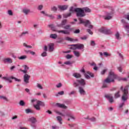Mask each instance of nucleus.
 I'll return each instance as SVG.
<instances>
[{
  "instance_id": "nucleus-36",
  "label": "nucleus",
  "mask_w": 129,
  "mask_h": 129,
  "mask_svg": "<svg viewBox=\"0 0 129 129\" xmlns=\"http://www.w3.org/2000/svg\"><path fill=\"white\" fill-rule=\"evenodd\" d=\"M38 104H39L40 106H45V103L41 101H37Z\"/></svg>"
},
{
  "instance_id": "nucleus-41",
  "label": "nucleus",
  "mask_w": 129,
  "mask_h": 129,
  "mask_svg": "<svg viewBox=\"0 0 129 129\" xmlns=\"http://www.w3.org/2000/svg\"><path fill=\"white\" fill-rule=\"evenodd\" d=\"M20 105H21V106H24L25 105V102L23 100H21L19 103Z\"/></svg>"
},
{
  "instance_id": "nucleus-7",
  "label": "nucleus",
  "mask_w": 129,
  "mask_h": 129,
  "mask_svg": "<svg viewBox=\"0 0 129 129\" xmlns=\"http://www.w3.org/2000/svg\"><path fill=\"white\" fill-rule=\"evenodd\" d=\"M99 32H100V33H102L103 34H106L111 33V31L109 29L106 28V27H102L100 28L99 29Z\"/></svg>"
},
{
  "instance_id": "nucleus-16",
  "label": "nucleus",
  "mask_w": 129,
  "mask_h": 129,
  "mask_svg": "<svg viewBox=\"0 0 129 129\" xmlns=\"http://www.w3.org/2000/svg\"><path fill=\"white\" fill-rule=\"evenodd\" d=\"M49 52H53L54 50V43H50L48 44Z\"/></svg>"
},
{
  "instance_id": "nucleus-56",
  "label": "nucleus",
  "mask_w": 129,
  "mask_h": 129,
  "mask_svg": "<svg viewBox=\"0 0 129 129\" xmlns=\"http://www.w3.org/2000/svg\"><path fill=\"white\" fill-rule=\"evenodd\" d=\"M87 32H88L90 35H93V32H92L91 30H90V29H87Z\"/></svg>"
},
{
  "instance_id": "nucleus-11",
  "label": "nucleus",
  "mask_w": 129,
  "mask_h": 129,
  "mask_svg": "<svg viewBox=\"0 0 129 129\" xmlns=\"http://www.w3.org/2000/svg\"><path fill=\"white\" fill-rule=\"evenodd\" d=\"M4 63H9V64H12L13 63V59L10 57L4 58L3 59Z\"/></svg>"
},
{
  "instance_id": "nucleus-13",
  "label": "nucleus",
  "mask_w": 129,
  "mask_h": 129,
  "mask_svg": "<svg viewBox=\"0 0 129 129\" xmlns=\"http://www.w3.org/2000/svg\"><path fill=\"white\" fill-rule=\"evenodd\" d=\"M77 82L82 85V86H84V85H85V80H84L83 79L77 80Z\"/></svg>"
},
{
  "instance_id": "nucleus-47",
  "label": "nucleus",
  "mask_w": 129,
  "mask_h": 129,
  "mask_svg": "<svg viewBox=\"0 0 129 129\" xmlns=\"http://www.w3.org/2000/svg\"><path fill=\"white\" fill-rule=\"evenodd\" d=\"M74 34H79L80 33V30L77 29L74 32Z\"/></svg>"
},
{
  "instance_id": "nucleus-63",
  "label": "nucleus",
  "mask_w": 129,
  "mask_h": 129,
  "mask_svg": "<svg viewBox=\"0 0 129 129\" xmlns=\"http://www.w3.org/2000/svg\"><path fill=\"white\" fill-rule=\"evenodd\" d=\"M91 46H95V42H94V41H92L91 42Z\"/></svg>"
},
{
  "instance_id": "nucleus-30",
  "label": "nucleus",
  "mask_w": 129,
  "mask_h": 129,
  "mask_svg": "<svg viewBox=\"0 0 129 129\" xmlns=\"http://www.w3.org/2000/svg\"><path fill=\"white\" fill-rule=\"evenodd\" d=\"M29 121H31V122H32V123H35L36 121H37V120L34 117H32L29 118Z\"/></svg>"
},
{
  "instance_id": "nucleus-9",
  "label": "nucleus",
  "mask_w": 129,
  "mask_h": 129,
  "mask_svg": "<svg viewBox=\"0 0 129 129\" xmlns=\"http://www.w3.org/2000/svg\"><path fill=\"white\" fill-rule=\"evenodd\" d=\"M70 12L69 13L64 15V18H68V17H70V16H71L72 14L73 13H74V12H75V9H74V8L71 7L70 9Z\"/></svg>"
},
{
  "instance_id": "nucleus-10",
  "label": "nucleus",
  "mask_w": 129,
  "mask_h": 129,
  "mask_svg": "<svg viewBox=\"0 0 129 129\" xmlns=\"http://www.w3.org/2000/svg\"><path fill=\"white\" fill-rule=\"evenodd\" d=\"M24 81L25 83H29V81L30 80V78H31V76L25 74L24 76Z\"/></svg>"
},
{
  "instance_id": "nucleus-58",
  "label": "nucleus",
  "mask_w": 129,
  "mask_h": 129,
  "mask_svg": "<svg viewBox=\"0 0 129 129\" xmlns=\"http://www.w3.org/2000/svg\"><path fill=\"white\" fill-rule=\"evenodd\" d=\"M64 64H66V65H71V64H72L70 61H68L64 62Z\"/></svg>"
},
{
  "instance_id": "nucleus-45",
  "label": "nucleus",
  "mask_w": 129,
  "mask_h": 129,
  "mask_svg": "<svg viewBox=\"0 0 129 129\" xmlns=\"http://www.w3.org/2000/svg\"><path fill=\"white\" fill-rule=\"evenodd\" d=\"M11 78H12V79H14L15 80V81H17L18 82H21V80L18 79L16 78L12 77Z\"/></svg>"
},
{
  "instance_id": "nucleus-42",
  "label": "nucleus",
  "mask_w": 129,
  "mask_h": 129,
  "mask_svg": "<svg viewBox=\"0 0 129 129\" xmlns=\"http://www.w3.org/2000/svg\"><path fill=\"white\" fill-rule=\"evenodd\" d=\"M25 112L26 113H30L31 112H32V111L31 109H26L25 110Z\"/></svg>"
},
{
  "instance_id": "nucleus-8",
  "label": "nucleus",
  "mask_w": 129,
  "mask_h": 129,
  "mask_svg": "<svg viewBox=\"0 0 129 129\" xmlns=\"http://www.w3.org/2000/svg\"><path fill=\"white\" fill-rule=\"evenodd\" d=\"M121 22L122 24H123V27L125 29V30L127 32V35H129V24H127V23L125 22V21L124 20L122 19L121 20Z\"/></svg>"
},
{
  "instance_id": "nucleus-6",
  "label": "nucleus",
  "mask_w": 129,
  "mask_h": 129,
  "mask_svg": "<svg viewBox=\"0 0 129 129\" xmlns=\"http://www.w3.org/2000/svg\"><path fill=\"white\" fill-rule=\"evenodd\" d=\"M81 72L84 73L85 78H86V79H90V77H94V75H93V74L89 72H87L86 73H85V70L84 69H82L81 70Z\"/></svg>"
},
{
  "instance_id": "nucleus-60",
  "label": "nucleus",
  "mask_w": 129,
  "mask_h": 129,
  "mask_svg": "<svg viewBox=\"0 0 129 129\" xmlns=\"http://www.w3.org/2000/svg\"><path fill=\"white\" fill-rule=\"evenodd\" d=\"M104 55L106 57H108V56H110V54H108V53H107V52H104Z\"/></svg>"
},
{
  "instance_id": "nucleus-59",
  "label": "nucleus",
  "mask_w": 129,
  "mask_h": 129,
  "mask_svg": "<svg viewBox=\"0 0 129 129\" xmlns=\"http://www.w3.org/2000/svg\"><path fill=\"white\" fill-rule=\"evenodd\" d=\"M117 70H118L119 72H122V68H121V67H118Z\"/></svg>"
},
{
  "instance_id": "nucleus-55",
  "label": "nucleus",
  "mask_w": 129,
  "mask_h": 129,
  "mask_svg": "<svg viewBox=\"0 0 129 129\" xmlns=\"http://www.w3.org/2000/svg\"><path fill=\"white\" fill-rule=\"evenodd\" d=\"M61 86H62V84H61L60 83L56 85L57 88H60V87H61Z\"/></svg>"
},
{
  "instance_id": "nucleus-23",
  "label": "nucleus",
  "mask_w": 129,
  "mask_h": 129,
  "mask_svg": "<svg viewBox=\"0 0 129 129\" xmlns=\"http://www.w3.org/2000/svg\"><path fill=\"white\" fill-rule=\"evenodd\" d=\"M82 10L84 13H90L91 12V10H90V9L87 7L83 8Z\"/></svg>"
},
{
  "instance_id": "nucleus-5",
  "label": "nucleus",
  "mask_w": 129,
  "mask_h": 129,
  "mask_svg": "<svg viewBox=\"0 0 129 129\" xmlns=\"http://www.w3.org/2000/svg\"><path fill=\"white\" fill-rule=\"evenodd\" d=\"M84 48V45L83 44H73L72 45V47H71V49H72V50H80L81 49Z\"/></svg>"
},
{
  "instance_id": "nucleus-52",
  "label": "nucleus",
  "mask_w": 129,
  "mask_h": 129,
  "mask_svg": "<svg viewBox=\"0 0 129 129\" xmlns=\"http://www.w3.org/2000/svg\"><path fill=\"white\" fill-rule=\"evenodd\" d=\"M41 14H43V15H44V16H45V17H47V16H48V14L46 13H45V11H41Z\"/></svg>"
},
{
  "instance_id": "nucleus-34",
  "label": "nucleus",
  "mask_w": 129,
  "mask_h": 129,
  "mask_svg": "<svg viewBox=\"0 0 129 129\" xmlns=\"http://www.w3.org/2000/svg\"><path fill=\"white\" fill-rule=\"evenodd\" d=\"M19 60H25V59H27V55H22L18 57Z\"/></svg>"
},
{
  "instance_id": "nucleus-22",
  "label": "nucleus",
  "mask_w": 129,
  "mask_h": 129,
  "mask_svg": "<svg viewBox=\"0 0 129 129\" xmlns=\"http://www.w3.org/2000/svg\"><path fill=\"white\" fill-rule=\"evenodd\" d=\"M56 105L58 107H60V108H67V106H65L63 104H60L59 103H56Z\"/></svg>"
},
{
  "instance_id": "nucleus-24",
  "label": "nucleus",
  "mask_w": 129,
  "mask_h": 129,
  "mask_svg": "<svg viewBox=\"0 0 129 129\" xmlns=\"http://www.w3.org/2000/svg\"><path fill=\"white\" fill-rule=\"evenodd\" d=\"M24 52L25 53H26V54H29V53H30V54H31V55H35V54H36V52H34V51H32L31 50H27L26 49H24Z\"/></svg>"
},
{
  "instance_id": "nucleus-21",
  "label": "nucleus",
  "mask_w": 129,
  "mask_h": 129,
  "mask_svg": "<svg viewBox=\"0 0 129 129\" xmlns=\"http://www.w3.org/2000/svg\"><path fill=\"white\" fill-rule=\"evenodd\" d=\"M66 41H69V42H74V41H78V39H74L73 38H71L69 37H67L65 38Z\"/></svg>"
},
{
  "instance_id": "nucleus-51",
  "label": "nucleus",
  "mask_w": 129,
  "mask_h": 129,
  "mask_svg": "<svg viewBox=\"0 0 129 129\" xmlns=\"http://www.w3.org/2000/svg\"><path fill=\"white\" fill-rule=\"evenodd\" d=\"M41 56L42 57H46V56H47V52H43L42 54H41Z\"/></svg>"
},
{
  "instance_id": "nucleus-31",
  "label": "nucleus",
  "mask_w": 129,
  "mask_h": 129,
  "mask_svg": "<svg viewBox=\"0 0 129 129\" xmlns=\"http://www.w3.org/2000/svg\"><path fill=\"white\" fill-rule=\"evenodd\" d=\"M0 99H3L5 101H9V99L5 96H0Z\"/></svg>"
},
{
  "instance_id": "nucleus-48",
  "label": "nucleus",
  "mask_w": 129,
  "mask_h": 129,
  "mask_svg": "<svg viewBox=\"0 0 129 129\" xmlns=\"http://www.w3.org/2000/svg\"><path fill=\"white\" fill-rule=\"evenodd\" d=\"M51 11H53V12H56L57 11V8L56 7H53L51 8Z\"/></svg>"
},
{
  "instance_id": "nucleus-14",
  "label": "nucleus",
  "mask_w": 129,
  "mask_h": 129,
  "mask_svg": "<svg viewBox=\"0 0 129 129\" xmlns=\"http://www.w3.org/2000/svg\"><path fill=\"white\" fill-rule=\"evenodd\" d=\"M56 32L57 33H62V34H64L65 35H69L70 34V32L68 30H57Z\"/></svg>"
},
{
  "instance_id": "nucleus-38",
  "label": "nucleus",
  "mask_w": 129,
  "mask_h": 129,
  "mask_svg": "<svg viewBox=\"0 0 129 129\" xmlns=\"http://www.w3.org/2000/svg\"><path fill=\"white\" fill-rule=\"evenodd\" d=\"M23 13L25 14V15H28L29 13H30V10L29 9H24L23 10Z\"/></svg>"
},
{
  "instance_id": "nucleus-27",
  "label": "nucleus",
  "mask_w": 129,
  "mask_h": 129,
  "mask_svg": "<svg viewBox=\"0 0 129 129\" xmlns=\"http://www.w3.org/2000/svg\"><path fill=\"white\" fill-rule=\"evenodd\" d=\"M73 76H74V77H75L76 78H81V75H80V74H78V73L73 74Z\"/></svg>"
},
{
  "instance_id": "nucleus-43",
  "label": "nucleus",
  "mask_w": 129,
  "mask_h": 129,
  "mask_svg": "<svg viewBox=\"0 0 129 129\" xmlns=\"http://www.w3.org/2000/svg\"><path fill=\"white\" fill-rule=\"evenodd\" d=\"M70 27H71V25H68L64 26L63 28L66 30H69V29H70Z\"/></svg>"
},
{
  "instance_id": "nucleus-17",
  "label": "nucleus",
  "mask_w": 129,
  "mask_h": 129,
  "mask_svg": "<svg viewBox=\"0 0 129 129\" xmlns=\"http://www.w3.org/2000/svg\"><path fill=\"white\" fill-rule=\"evenodd\" d=\"M68 8V6H67V5L58 6V8L59 9V10H60V11H65L66 10H67Z\"/></svg>"
},
{
  "instance_id": "nucleus-39",
  "label": "nucleus",
  "mask_w": 129,
  "mask_h": 129,
  "mask_svg": "<svg viewBox=\"0 0 129 129\" xmlns=\"http://www.w3.org/2000/svg\"><path fill=\"white\" fill-rule=\"evenodd\" d=\"M116 39L117 40H119L120 39V37H119V33L118 32H117L115 34Z\"/></svg>"
},
{
  "instance_id": "nucleus-12",
  "label": "nucleus",
  "mask_w": 129,
  "mask_h": 129,
  "mask_svg": "<svg viewBox=\"0 0 129 129\" xmlns=\"http://www.w3.org/2000/svg\"><path fill=\"white\" fill-rule=\"evenodd\" d=\"M105 97L109 99V102H110V103H112V102H113V97H112V95L111 94L106 95L105 96Z\"/></svg>"
},
{
  "instance_id": "nucleus-20",
  "label": "nucleus",
  "mask_w": 129,
  "mask_h": 129,
  "mask_svg": "<svg viewBox=\"0 0 129 129\" xmlns=\"http://www.w3.org/2000/svg\"><path fill=\"white\" fill-rule=\"evenodd\" d=\"M80 94H82L83 95H85V91L83 89V88L80 87H79V90Z\"/></svg>"
},
{
  "instance_id": "nucleus-2",
  "label": "nucleus",
  "mask_w": 129,
  "mask_h": 129,
  "mask_svg": "<svg viewBox=\"0 0 129 129\" xmlns=\"http://www.w3.org/2000/svg\"><path fill=\"white\" fill-rule=\"evenodd\" d=\"M123 87L122 86L120 87L121 90L123 91L122 100H123V101H125V100H127V94H128V90L127 89V88H125L123 90Z\"/></svg>"
},
{
  "instance_id": "nucleus-18",
  "label": "nucleus",
  "mask_w": 129,
  "mask_h": 129,
  "mask_svg": "<svg viewBox=\"0 0 129 129\" xmlns=\"http://www.w3.org/2000/svg\"><path fill=\"white\" fill-rule=\"evenodd\" d=\"M104 20H111V18H112V16H111V15L110 13H108V15L106 16L103 17Z\"/></svg>"
},
{
  "instance_id": "nucleus-54",
  "label": "nucleus",
  "mask_w": 129,
  "mask_h": 129,
  "mask_svg": "<svg viewBox=\"0 0 129 129\" xmlns=\"http://www.w3.org/2000/svg\"><path fill=\"white\" fill-rule=\"evenodd\" d=\"M80 39H81V40H86L87 39V36H84L83 37H82L80 38Z\"/></svg>"
},
{
  "instance_id": "nucleus-35",
  "label": "nucleus",
  "mask_w": 129,
  "mask_h": 129,
  "mask_svg": "<svg viewBox=\"0 0 129 129\" xmlns=\"http://www.w3.org/2000/svg\"><path fill=\"white\" fill-rule=\"evenodd\" d=\"M23 46H24V47H25L26 48H29L30 49H32V48H33V47L32 46L28 45V44H27V43H23Z\"/></svg>"
},
{
  "instance_id": "nucleus-40",
  "label": "nucleus",
  "mask_w": 129,
  "mask_h": 129,
  "mask_svg": "<svg viewBox=\"0 0 129 129\" xmlns=\"http://www.w3.org/2000/svg\"><path fill=\"white\" fill-rule=\"evenodd\" d=\"M66 23H67V20H63L61 22V26H64V25H66Z\"/></svg>"
},
{
  "instance_id": "nucleus-46",
  "label": "nucleus",
  "mask_w": 129,
  "mask_h": 129,
  "mask_svg": "<svg viewBox=\"0 0 129 129\" xmlns=\"http://www.w3.org/2000/svg\"><path fill=\"white\" fill-rule=\"evenodd\" d=\"M42 9H43V5H39L38 8H37V9L39 10V11H41L42 10Z\"/></svg>"
},
{
  "instance_id": "nucleus-49",
  "label": "nucleus",
  "mask_w": 129,
  "mask_h": 129,
  "mask_svg": "<svg viewBox=\"0 0 129 129\" xmlns=\"http://www.w3.org/2000/svg\"><path fill=\"white\" fill-rule=\"evenodd\" d=\"M37 87L39 88V89H43V87L40 84H37Z\"/></svg>"
},
{
  "instance_id": "nucleus-1",
  "label": "nucleus",
  "mask_w": 129,
  "mask_h": 129,
  "mask_svg": "<svg viewBox=\"0 0 129 129\" xmlns=\"http://www.w3.org/2000/svg\"><path fill=\"white\" fill-rule=\"evenodd\" d=\"M115 78H116V75L114 74V73L113 72L110 71L109 73V75L108 77L105 80L104 82L102 87L103 88H106L107 87H108V86L106 83L114 82V79H115Z\"/></svg>"
},
{
  "instance_id": "nucleus-4",
  "label": "nucleus",
  "mask_w": 129,
  "mask_h": 129,
  "mask_svg": "<svg viewBox=\"0 0 129 129\" xmlns=\"http://www.w3.org/2000/svg\"><path fill=\"white\" fill-rule=\"evenodd\" d=\"M79 20L80 21L79 24H83L85 27H87L89 25V28L90 29H92L93 27L92 25H90V21L89 20H83L82 18H79Z\"/></svg>"
},
{
  "instance_id": "nucleus-57",
  "label": "nucleus",
  "mask_w": 129,
  "mask_h": 129,
  "mask_svg": "<svg viewBox=\"0 0 129 129\" xmlns=\"http://www.w3.org/2000/svg\"><path fill=\"white\" fill-rule=\"evenodd\" d=\"M28 34V32L27 31H26L25 32H23L21 35V37H22V36H25V35Z\"/></svg>"
},
{
  "instance_id": "nucleus-33",
  "label": "nucleus",
  "mask_w": 129,
  "mask_h": 129,
  "mask_svg": "<svg viewBox=\"0 0 129 129\" xmlns=\"http://www.w3.org/2000/svg\"><path fill=\"white\" fill-rule=\"evenodd\" d=\"M2 78L3 79H4V80H6V81H9L10 83H12V80H11L9 78L4 77Z\"/></svg>"
},
{
  "instance_id": "nucleus-29",
  "label": "nucleus",
  "mask_w": 129,
  "mask_h": 129,
  "mask_svg": "<svg viewBox=\"0 0 129 129\" xmlns=\"http://www.w3.org/2000/svg\"><path fill=\"white\" fill-rule=\"evenodd\" d=\"M57 120L59 122L60 124H62V117L60 116H57L56 117Z\"/></svg>"
},
{
  "instance_id": "nucleus-28",
  "label": "nucleus",
  "mask_w": 129,
  "mask_h": 129,
  "mask_svg": "<svg viewBox=\"0 0 129 129\" xmlns=\"http://www.w3.org/2000/svg\"><path fill=\"white\" fill-rule=\"evenodd\" d=\"M58 37V35L56 34H51L50 35V37L52 39H57V37Z\"/></svg>"
},
{
  "instance_id": "nucleus-3",
  "label": "nucleus",
  "mask_w": 129,
  "mask_h": 129,
  "mask_svg": "<svg viewBox=\"0 0 129 129\" xmlns=\"http://www.w3.org/2000/svg\"><path fill=\"white\" fill-rule=\"evenodd\" d=\"M75 11L77 13V16L78 18H82L86 15L85 13L84 12L83 10L81 8H76Z\"/></svg>"
},
{
  "instance_id": "nucleus-15",
  "label": "nucleus",
  "mask_w": 129,
  "mask_h": 129,
  "mask_svg": "<svg viewBox=\"0 0 129 129\" xmlns=\"http://www.w3.org/2000/svg\"><path fill=\"white\" fill-rule=\"evenodd\" d=\"M24 70H20V71H21V72H23V73H24V74H26L27 73L28 70H29V67H28L27 65H24Z\"/></svg>"
},
{
  "instance_id": "nucleus-62",
  "label": "nucleus",
  "mask_w": 129,
  "mask_h": 129,
  "mask_svg": "<svg viewBox=\"0 0 129 129\" xmlns=\"http://www.w3.org/2000/svg\"><path fill=\"white\" fill-rule=\"evenodd\" d=\"M89 119L91 120V121H95L96 120L95 117L90 118Z\"/></svg>"
},
{
  "instance_id": "nucleus-44",
  "label": "nucleus",
  "mask_w": 129,
  "mask_h": 129,
  "mask_svg": "<svg viewBox=\"0 0 129 129\" xmlns=\"http://www.w3.org/2000/svg\"><path fill=\"white\" fill-rule=\"evenodd\" d=\"M73 85L74 87H78V86H79V84L76 82H75L73 84Z\"/></svg>"
},
{
  "instance_id": "nucleus-19",
  "label": "nucleus",
  "mask_w": 129,
  "mask_h": 129,
  "mask_svg": "<svg viewBox=\"0 0 129 129\" xmlns=\"http://www.w3.org/2000/svg\"><path fill=\"white\" fill-rule=\"evenodd\" d=\"M33 106L36 110H41V107L40 106V104H38V101H37V104L34 105Z\"/></svg>"
},
{
  "instance_id": "nucleus-64",
  "label": "nucleus",
  "mask_w": 129,
  "mask_h": 129,
  "mask_svg": "<svg viewBox=\"0 0 129 129\" xmlns=\"http://www.w3.org/2000/svg\"><path fill=\"white\" fill-rule=\"evenodd\" d=\"M58 94L59 95H63V94H64V91H60L58 93Z\"/></svg>"
},
{
  "instance_id": "nucleus-50",
  "label": "nucleus",
  "mask_w": 129,
  "mask_h": 129,
  "mask_svg": "<svg viewBox=\"0 0 129 129\" xmlns=\"http://www.w3.org/2000/svg\"><path fill=\"white\" fill-rule=\"evenodd\" d=\"M106 71H107V70H103L101 72V74L102 75H104L105 73L106 72Z\"/></svg>"
},
{
  "instance_id": "nucleus-25",
  "label": "nucleus",
  "mask_w": 129,
  "mask_h": 129,
  "mask_svg": "<svg viewBox=\"0 0 129 129\" xmlns=\"http://www.w3.org/2000/svg\"><path fill=\"white\" fill-rule=\"evenodd\" d=\"M66 116H68L69 117H70L71 119H75V117H74V116H73V115H72L70 113H67Z\"/></svg>"
},
{
  "instance_id": "nucleus-37",
  "label": "nucleus",
  "mask_w": 129,
  "mask_h": 129,
  "mask_svg": "<svg viewBox=\"0 0 129 129\" xmlns=\"http://www.w3.org/2000/svg\"><path fill=\"white\" fill-rule=\"evenodd\" d=\"M74 54L75 55V56H76V57H79V56H80V53H79V51H74Z\"/></svg>"
},
{
  "instance_id": "nucleus-61",
  "label": "nucleus",
  "mask_w": 129,
  "mask_h": 129,
  "mask_svg": "<svg viewBox=\"0 0 129 129\" xmlns=\"http://www.w3.org/2000/svg\"><path fill=\"white\" fill-rule=\"evenodd\" d=\"M8 14L9 16H13V12L11 10L8 11Z\"/></svg>"
},
{
  "instance_id": "nucleus-26",
  "label": "nucleus",
  "mask_w": 129,
  "mask_h": 129,
  "mask_svg": "<svg viewBox=\"0 0 129 129\" xmlns=\"http://www.w3.org/2000/svg\"><path fill=\"white\" fill-rule=\"evenodd\" d=\"M120 91H118L116 93H115L114 94V97L115 98H118L119 97H120Z\"/></svg>"
},
{
  "instance_id": "nucleus-32",
  "label": "nucleus",
  "mask_w": 129,
  "mask_h": 129,
  "mask_svg": "<svg viewBox=\"0 0 129 129\" xmlns=\"http://www.w3.org/2000/svg\"><path fill=\"white\" fill-rule=\"evenodd\" d=\"M48 27H49V28H51L52 31H53V32H57L56 31L57 30H55V27H54V25L53 24L48 25Z\"/></svg>"
},
{
  "instance_id": "nucleus-53",
  "label": "nucleus",
  "mask_w": 129,
  "mask_h": 129,
  "mask_svg": "<svg viewBox=\"0 0 129 129\" xmlns=\"http://www.w3.org/2000/svg\"><path fill=\"white\" fill-rule=\"evenodd\" d=\"M66 58L67 59H71V58H72V55H71L70 54H68L66 56Z\"/></svg>"
}]
</instances>
